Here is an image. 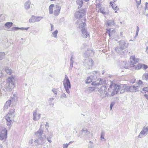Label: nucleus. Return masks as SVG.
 <instances>
[{"label":"nucleus","instance_id":"4c0bfd02","mask_svg":"<svg viewBox=\"0 0 148 148\" xmlns=\"http://www.w3.org/2000/svg\"><path fill=\"white\" fill-rule=\"evenodd\" d=\"M34 17V16H32V17L29 19V22L30 23H34L35 22V19Z\"/></svg>","mask_w":148,"mask_h":148},{"label":"nucleus","instance_id":"de8ad7c7","mask_svg":"<svg viewBox=\"0 0 148 148\" xmlns=\"http://www.w3.org/2000/svg\"><path fill=\"white\" fill-rule=\"evenodd\" d=\"M58 32V31L57 30H56L55 32H54L53 33L54 35V37H56L57 35Z\"/></svg>","mask_w":148,"mask_h":148},{"label":"nucleus","instance_id":"bb28decb","mask_svg":"<svg viewBox=\"0 0 148 148\" xmlns=\"http://www.w3.org/2000/svg\"><path fill=\"white\" fill-rule=\"evenodd\" d=\"M95 90V88L94 87H89L85 90V92L88 93H89L92 92Z\"/></svg>","mask_w":148,"mask_h":148},{"label":"nucleus","instance_id":"423d86ee","mask_svg":"<svg viewBox=\"0 0 148 148\" xmlns=\"http://www.w3.org/2000/svg\"><path fill=\"white\" fill-rule=\"evenodd\" d=\"M94 64V61L92 59L90 58L86 59L83 62L84 66L87 69H91Z\"/></svg>","mask_w":148,"mask_h":148},{"label":"nucleus","instance_id":"a878e982","mask_svg":"<svg viewBox=\"0 0 148 148\" xmlns=\"http://www.w3.org/2000/svg\"><path fill=\"white\" fill-rule=\"evenodd\" d=\"M106 33L108 34L110 37L112 36V34H114L115 32L114 29H106Z\"/></svg>","mask_w":148,"mask_h":148},{"label":"nucleus","instance_id":"393cba45","mask_svg":"<svg viewBox=\"0 0 148 148\" xmlns=\"http://www.w3.org/2000/svg\"><path fill=\"white\" fill-rule=\"evenodd\" d=\"M75 57L73 55L71 56L70 61V66L69 70H71L72 69L73 65V63L74 62Z\"/></svg>","mask_w":148,"mask_h":148},{"label":"nucleus","instance_id":"0e129e2a","mask_svg":"<svg viewBox=\"0 0 148 148\" xmlns=\"http://www.w3.org/2000/svg\"><path fill=\"white\" fill-rule=\"evenodd\" d=\"M101 138H103V139L105 140L103 136V135H102V134H101Z\"/></svg>","mask_w":148,"mask_h":148},{"label":"nucleus","instance_id":"f8f14e48","mask_svg":"<svg viewBox=\"0 0 148 148\" xmlns=\"http://www.w3.org/2000/svg\"><path fill=\"white\" fill-rule=\"evenodd\" d=\"M140 86H127V89L128 90V91H130L131 92H136V91H139L140 90H139L140 88Z\"/></svg>","mask_w":148,"mask_h":148},{"label":"nucleus","instance_id":"338daca9","mask_svg":"<svg viewBox=\"0 0 148 148\" xmlns=\"http://www.w3.org/2000/svg\"><path fill=\"white\" fill-rule=\"evenodd\" d=\"M3 74L2 73V72L1 73V72H0V77H1L3 75Z\"/></svg>","mask_w":148,"mask_h":148},{"label":"nucleus","instance_id":"680f3d73","mask_svg":"<svg viewBox=\"0 0 148 148\" xmlns=\"http://www.w3.org/2000/svg\"><path fill=\"white\" fill-rule=\"evenodd\" d=\"M54 99V98H50L49 99V101H52Z\"/></svg>","mask_w":148,"mask_h":148},{"label":"nucleus","instance_id":"69168bd1","mask_svg":"<svg viewBox=\"0 0 148 148\" xmlns=\"http://www.w3.org/2000/svg\"><path fill=\"white\" fill-rule=\"evenodd\" d=\"M139 28L138 26H137L136 31L139 32Z\"/></svg>","mask_w":148,"mask_h":148},{"label":"nucleus","instance_id":"864d4df0","mask_svg":"<svg viewBox=\"0 0 148 148\" xmlns=\"http://www.w3.org/2000/svg\"><path fill=\"white\" fill-rule=\"evenodd\" d=\"M112 6L113 9L114 10H116L117 6H115L114 5H113V4L112 5Z\"/></svg>","mask_w":148,"mask_h":148},{"label":"nucleus","instance_id":"ea45409f","mask_svg":"<svg viewBox=\"0 0 148 148\" xmlns=\"http://www.w3.org/2000/svg\"><path fill=\"white\" fill-rule=\"evenodd\" d=\"M123 64L125 65L123 66V67L124 68H125V69H127L128 68V66L127 63L126 62H123Z\"/></svg>","mask_w":148,"mask_h":148},{"label":"nucleus","instance_id":"5701e85b","mask_svg":"<svg viewBox=\"0 0 148 148\" xmlns=\"http://www.w3.org/2000/svg\"><path fill=\"white\" fill-rule=\"evenodd\" d=\"M99 91L101 94H103L107 91L106 86L104 85L101 87L99 88Z\"/></svg>","mask_w":148,"mask_h":148},{"label":"nucleus","instance_id":"f3484780","mask_svg":"<svg viewBox=\"0 0 148 148\" xmlns=\"http://www.w3.org/2000/svg\"><path fill=\"white\" fill-rule=\"evenodd\" d=\"M105 84L104 81L102 79H98L95 82H92V84L93 85H103Z\"/></svg>","mask_w":148,"mask_h":148},{"label":"nucleus","instance_id":"58836bf2","mask_svg":"<svg viewBox=\"0 0 148 148\" xmlns=\"http://www.w3.org/2000/svg\"><path fill=\"white\" fill-rule=\"evenodd\" d=\"M143 66V64H138L136 67V69L137 70L140 69L141 68H142Z\"/></svg>","mask_w":148,"mask_h":148},{"label":"nucleus","instance_id":"5fc2aeb1","mask_svg":"<svg viewBox=\"0 0 148 148\" xmlns=\"http://www.w3.org/2000/svg\"><path fill=\"white\" fill-rule=\"evenodd\" d=\"M138 85H141L143 84V82L140 80H139L138 83Z\"/></svg>","mask_w":148,"mask_h":148},{"label":"nucleus","instance_id":"bf43d9fd","mask_svg":"<svg viewBox=\"0 0 148 148\" xmlns=\"http://www.w3.org/2000/svg\"><path fill=\"white\" fill-rule=\"evenodd\" d=\"M50 25L51 27V31H52L53 29V25L51 23Z\"/></svg>","mask_w":148,"mask_h":148},{"label":"nucleus","instance_id":"ddd939ff","mask_svg":"<svg viewBox=\"0 0 148 148\" xmlns=\"http://www.w3.org/2000/svg\"><path fill=\"white\" fill-rule=\"evenodd\" d=\"M148 132V127H145L140 132L138 137L140 138L143 136H146Z\"/></svg>","mask_w":148,"mask_h":148},{"label":"nucleus","instance_id":"e433bc0d","mask_svg":"<svg viewBox=\"0 0 148 148\" xmlns=\"http://www.w3.org/2000/svg\"><path fill=\"white\" fill-rule=\"evenodd\" d=\"M142 77L143 79L147 80L148 79V73H144Z\"/></svg>","mask_w":148,"mask_h":148},{"label":"nucleus","instance_id":"a18cd8bd","mask_svg":"<svg viewBox=\"0 0 148 148\" xmlns=\"http://www.w3.org/2000/svg\"><path fill=\"white\" fill-rule=\"evenodd\" d=\"M45 128L46 130H47V132H49V131L48 130V128L49 127V123L47 122L46 124H45Z\"/></svg>","mask_w":148,"mask_h":148},{"label":"nucleus","instance_id":"7c9ffc66","mask_svg":"<svg viewBox=\"0 0 148 148\" xmlns=\"http://www.w3.org/2000/svg\"><path fill=\"white\" fill-rule=\"evenodd\" d=\"M12 101L10 100L7 101L4 106L5 109H7L10 106Z\"/></svg>","mask_w":148,"mask_h":148},{"label":"nucleus","instance_id":"3c124183","mask_svg":"<svg viewBox=\"0 0 148 148\" xmlns=\"http://www.w3.org/2000/svg\"><path fill=\"white\" fill-rule=\"evenodd\" d=\"M143 91H145L147 92H148V87H146L143 88Z\"/></svg>","mask_w":148,"mask_h":148},{"label":"nucleus","instance_id":"c9c22d12","mask_svg":"<svg viewBox=\"0 0 148 148\" xmlns=\"http://www.w3.org/2000/svg\"><path fill=\"white\" fill-rule=\"evenodd\" d=\"M76 2L78 5V8H81L82 6L83 3V1L82 0L81 1L78 0Z\"/></svg>","mask_w":148,"mask_h":148},{"label":"nucleus","instance_id":"79ce46f5","mask_svg":"<svg viewBox=\"0 0 148 148\" xmlns=\"http://www.w3.org/2000/svg\"><path fill=\"white\" fill-rule=\"evenodd\" d=\"M5 53L4 52L0 53V60H2L4 57Z\"/></svg>","mask_w":148,"mask_h":148},{"label":"nucleus","instance_id":"052dcab7","mask_svg":"<svg viewBox=\"0 0 148 148\" xmlns=\"http://www.w3.org/2000/svg\"><path fill=\"white\" fill-rule=\"evenodd\" d=\"M136 1L138 5H140L141 2V0H140L139 1H138L137 0H136Z\"/></svg>","mask_w":148,"mask_h":148},{"label":"nucleus","instance_id":"09e8293b","mask_svg":"<svg viewBox=\"0 0 148 148\" xmlns=\"http://www.w3.org/2000/svg\"><path fill=\"white\" fill-rule=\"evenodd\" d=\"M61 98H66V96L64 93H63L61 95Z\"/></svg>","mask_w":148,"mask_h":148},{"label":"nucleus","instance_id":"774afa93","mask_svg":"<svg viewBox=\"0 0 148 148\" xmlns=\"http://www.w3.org/2000/svg\"><path fill=\"white\" fill-rule=\"evenodd\" d=\"M73 141H70L69 142V143L68 144H69V145L70 144H71V143H73Z\"/></svg>","mask_w":148,"mask_h":148},{"label":"nucleus","instance_id":"603ef678","mask_svg":"<svg viewBox=\"0 0 148 148\" xmlns=\"http://www.w3.org/2000/svg\"><path fill=\"white\" fill-rule=\"evenodd\" d=\"M148 67V66H147V65L144 64H143V66L142 68L143 69L145 70Z\"/></svg>","mask_w":148,"mask_h":148},{"label":"nucleus","instance_id":"6ab92c4d","mask_svg":"<svg viewBox=\"0 0 148 148\" xmlns=\"http://www.w3.org/2000/svg\"><path fill=\"white\" fill-rule=\"evenodd\" d=\"M130 59L131 64L132 65L136 64L139 61V59L136 58L134 56H131L130 57Z\"/></svg>","mask_w":148,"mask_h":148},{"label":"nucleus","instance_id":"b1692460","mask_svg":"<svg viewBox=\"0 0 148 148\" xmlns=\"http://www.w3.org/2000/svg\"><path fill=\"white\" fill-rule=\"evenodd\" d=\"M124 49L123 48H121V47L120 46L119 47H116L115 48L116 51L118 53L121 55H123V54L124 51L123 50Z\"/></svg>","mask_w":148,"mask_h":148},{"label":"nucleus","instance_id":"4be33fe9","mask_svg":"<svg viewBox=\"0 0 148 148\" xmlns=\"http://www.w3.org/2000/svg\"><path fill=\"white\" fill-rule=\"evenodd\" d=\"M43 131L40 128L37 132L35 133V134L37 137L38 138L42 136Z\"/></svg>","mask_w":148,"mask_h":148},{"label":"nucleus","instance_id":"4468645a","mask_svg":"<svg viewBox=\"0 0 148 148\" xmlns=\"http://www.w3.org/2000/svg\"><path fill=\"white\" fill-rule=\"evenodd\" d=\"M119 86L118 92L120 90L121 93H123L125 92H128V90L127 89V86L126 84H122L121 85H118Z\"/></svg>","mask_w":148,"mask_h":148},{"label":"nucleus","instance_id":"20e7f679","mask_svg":"<svg viewBox=\"0 0 148 148\" xmlns=\"http://www.w3.org/2000/svg\"><path fill=\"white\" fill-rule=\"evenodd\" d=\"M62 82L66 91L67 93L69 94L70 92L69 89L71 88V85L69 79L66 75H65Z\"/></svg>","mask_w":148,"mask_h":148},{"label":"nucleus","instance_id":"f704fd0d","mask_svg":"<svg viewBox=\"0 0 148 148\" xmlns=\"http://www.w3.org/2000/svg\"><path fill=\"white\" fill-rule=\"evenodd\" d=\"M35 22H39L43 18L42 16H34Z\"/></svg>","mask_w":148,"mask_h":148},{"label":"nucleus","instance_id":"2eb2a0df","mask_svg":"<svg viewBox=\"0 0 148 148\" xmlns=\"http://www.w3.org/2000/svg\"><path fill=\"white\" fill-rule=\"evenodd\" d=\"M40 114L37 113V110H35L33 112V120L34 121H37L39 119L40 117Z\"/></svg>","mask_w":148,"mask_h":148},{"label":"nucleus","instance_id":"6e6d98bb","mask_svg":"<svg viewBox=\"0 0 148 148\" xmlns=\"http://www.w3.org/2000/svg\"><path fill=\"white\" fill-rule=\"evenodd\" d=\"M135 79H132L130 82V83H132V84H133L134 83H135Z\"/></svg>","mask_w":148,"mask_h":148},{"label":"nucleus","instance_id":"e2e57ef3","mask_svg":"<svg viewBox=\"0 0 148 148\" xmlns=\"http://www.w3.org/2000/svg\"><path fill=\"white\" fill-rule=\"evenodd\" d=\"M138 32H139L136 31V34L134 37H136V36H137L138 34Z\"/></svg>","mask_w":148,"mask_h":148},{"label":"nucleus","instance_id":"dca6fc26","mask_svg":"<svg viewBox=\"0 0 148 148\" xmlns=\"http://www.w3.org/2000/svg\"><path fill=\"white\" fill-rule=\"evenodd\" d=\"M94 55V52L92 50H87L84 53V56L85 57H88L89 56L92 57Z\"/></svg>","mask_w":148,"mask_h":148},{"label":"nucleus","instance_id":"9d476101","mask_svg":"<svg viewBox=\"0 0 148 148\" xmlns=\"http://www.w3.org/2000/svg\"><path fill=\"white\" fill-rule=\"evenodd\" d=\"M47 141L46 136L42 135V136L38 138L34 141V142L38 143L39 144L42 145L45 144Z\"/></svg>","mask_w":148,"mask_h":148},{"label":"nucleus","instance_id":"a19ab883","mask_svg":"<svg viewBox=\"0 0 148 148\" xmlns=\"http://www.w3.org/2000/svg\"><path fill=\"white\" fill-rule=\"evenodd\" d=\"M94 147V145L93 144V143L91 141H89L88 145V147L92 148Z\"/></svg>","mask_w":148,"mask_h":148},{"label":"nucleus","instance_id":"f03ea898","mask_svg":"<svg viewBox=\"0 0 148 148\" xmlns=\"http://www.w3.org/2000/svg\"><path fill=\"white\" fill-rule=\"evenodd\" d=\"M15 109H11L5 116V119L7 121L6 124L8 126V129L9 130L12 126L11 124L12 123L13 118L15 116Z\"/></svg>","mask_w":148,"mask_h":148},{"label":"nucleus","instance_id":"13d9d810","mask_svg":"<svg viewBox=\"0 0 148 148\" xmlns=\"http://www.w3.org/2000/svg\"><path fill=\"white\" fill-rule=\"evenodd\" d=\"M100 11L103 14H105V12H104L103 10L102 9H100Z\"/></svg>","mask_w":148,"mask_h":148},{"label":"nucleus","instance_id":"c85d7f7f","mask_svg":"<svg viewBox=\"0 0 148 148\" xmlns=\"http://www.w3.org/2000/svg\"><path fill=\"white\" fill-rule=\"evenodd\" d=\"M31 2L30 1H26L24 4V7L25 9L28 10L30 8Z\"/></svg>","mask_w":148,"mask_h":148},{"label":"nucleus","instance_id":"7ed1b4c3","mask_svg":"<svg viewBox=\"0 0 148 148\" xmlns=\"http://www.w3.org/2000/svg\"><path fill=\"white\" fill-rule=\"evenodd\" d=\"M14 78L12 76L9 77L6 80V83L4 88L7 91H11L15 86Z\"/></svg>","mask_w":148,"mask_h":148},{"label":"nucleus","instance_id":"49530a36","mask_svg":"<svg viewBox=\"0 0 148 148\" xmlns=\"http://www.w3.org/2000/svg\"><path fill=\"white\" fill-rule=\"evenodd\" d=\"M115 104V102H111V103L110 104V110H111L112 109V108L113 107V106Z\"/></svg>","mask_w":148,"mask_h":148},{"label":"nucleus","instance_id":"cd10ccee","mask_svg":"<svg viewBox=\"0 0 148 148\" xmlns=\"http://www.w3.org/2000/svg\"><path fill=\"white\" fill-rule=\"evenodd\" d=\"M115 24L114 20H109L107 21L106 22V25L107 26H112L114 25Z\"/></svg>","mask_w":148,"mask_h":148},{"label":"nucleus","instance_id":"a211bd4d","mask_svg":"<svg viewBox=\"0 0 148 148\" xmlns=\"http://www.w3.org/2000/svg\"><path fill=\"white\" fill-rule=\"evenodd\" d=\"M128 45V43L127 41L124 40H121L120 41L119 46L121 47V48L124 49L127 48Z\"/></svg>","mask_w":148,"mask_h":148},{"label":"nucleus","instance_id":"39448f33","mask_svg":"<svg viewBox=\"0 0 148 148\" xmlns=\"http://www.w3.org/2000/svg\"><path fill=\"white\" fill-rule=\"evenodd\" d=\"M82 135H83L86 139L91 138L92 136V134H90V132L86 128L83 129L80 131L79 134L78 136L82 138Z\"/></svg>","mask_w":148,"mask_h":148},{"label":"nucleus","instance_id":"8fccbe9b","mask_svg":"<svg viewBox=\"0 0 148 148\" xmlns=\"http://www.w3.org/2000/svg\"><path fill=\"white\" fill-rule=\"evenodd\" d=\"M69 146V144H64L63 145V148H67Z\"/></svg>","mask_w":148,"mask_h":148},{"label":"nucleus","instance_id":"f257e3e1","mask_svg":"<svg viewBox=\"0 0 148 148\" xmlns=\"http://www.w3.org/2000/svg\"><path fill=\"white\" fill-rule=\"evenodd\" d=\"M120 88L117 85L112 82H110L109 88H108V92L107 91L104 93L105 94V97L113 96L115 94L118 93V91Z\"/></svg>","mask_w":148,"mask_h":148},{"label":"nucleus","instance_id":"412c9836","mask_svg":"<svg viewBox=\"0 0 148 148\" xmlns=\"http://www.w3.org/2000/svg\"><path fill=\"white\" fill-rule=\"evenodd\" d=\"M29 28V27H22L21 28H19L16 27H12L11 28V30L12 31H17L19 30H26L27 31Z\"/></svg>","mask_w":148,"mask_h":148},{"label":"nucleus","instance_id":"c756f323","mask_svg":"<svg viewBox=\"0 0 148 148\" xmlns=\"http://www.w3.org/2000/svg\"><path fill=\"white\" fill-rule=\"evenodd\" d=\"M11 98H12V101L13 102V101H15L17 100V94L15 92L12 95H11Z\"/></svg>","mask_w":148,"mask_h":148},{"label":"nucleus","instance_id":"1a4fd4ad","mask_svg":"<svg viewBox=\"0 0 148 148\" xmlns=\"http://www.w3.org/2000/svg\"><path fill=\"white\" fill-rule=\"evenodd\" d=\"M86 26V23L84 22H82L79 24V28L81 29L82 34L85 36L87 37L88 36V33L86 31V30L84 28Z\"/></svg>","mask_w":148,"mask_h":148},{"label":"nucleus","instance_id":"37998d69","mask_svg":"<svg viewBox=\"0 0 148 148\" xmlns=\"http://www.w3.org/2000/svg\"><path fill=\"white\" fill-rule=\"evenodd\" d=\"M52 136L50 135V136L47 137V138L46 137V138L47 139V140L50 143H51L52 142L51 139L52 138Z\"/></svg>","mask_w":148,"mask_h":148},{"label":"nucleus","instance_id":"aec40b11","mask_svg":"<svg viewBox=\"0 0 148 148\" xmlns=\"http://www.w3.org/2000/svg\"><path fill=\"white\" fill-rule=\"evenodd\" d=\"M61 9V7L59 5H57L56 6V9L54 11V15L55 16H57L60 13Z\"/></svg>","mask_w":148,"mask_h":148},{"label":"nucleus","instance_id":"2f4dec72","mask_svg":"<svg viewBox=\"0 0 148 148\" xmlns=\"http://www.w3.org/2000/svg\"><path fill=\"white\" fill-rule=\"evenodd\" d=\"M5 71L8 74L10 75L11 74L12 71L8 67H6L5 68Z\"/></svg>","mask_w":148,"mask_h":148},{"label":"nucleus","instance_id":"6e6552de","mask_svg":"<svg viewBox=\"0 0 148 148\" xmlns=\"http://www.w3.org/2000/svg\"><path fill=\"white\" fill-rule=\"evenodd\" d=\"M86 10L84 9L79 10L75 12V17L79 20L82 18L83 16L85 14Z\"/></svg>","mask_w":148,"mask_h":148},{"label":"nucleus","instance_id":"0eeeda50","mask_svg":"<svg viewBox=\"0 0 148 148\" xmlns=\"http://www.w3.org/2000/svg\"><path fill=\"white\" fill-rule=\"evenodd\" d=\"M97 73H99V72L97 71H93L92 74L93 75H91L88 77L85 81L86 83V84H89L93 80H95L97 78Z\"/></svg>","mask_w":148,"mask_h":148},{"label":"nucleus","instance_id":"4d7b16f0","mask_svg":"<svg viewBox=\"0 0 148 148\" xmlns=\"http://www.w3.org/2000/svg\"><path fill=\"white\" fill-rule=\"evenodd\" d=\"M33 143V140L32 139H31L29 141V143L31 144H32Z\"/></svg>","mask_w":148,"mask_h":148},{"label":"nucleus","instance_id":"72a5a7b5","mask_svg":"<svg viewBox=\"0 0 148 148\" xmlns=\"http://www.w3.org/2000/svg\"><path fill=\"white\" fill-rule=\"evenodd\" d=\"M54 6V4H51L50 5L49 7V13L50 14H52L53 13V8Z\"/></svg>","mask_w":148,"mask_h":148},{"label":"nucleus","instance_id":"9b49d317","mask_svg":"<svg viewBox=\"0 0 148 148\" xmlns=\"http://www.w3.org/2000/svg\"><path fill=\"white\" fill-rule=\"evenodd\" d=\"M7 130L4 128L1 131L0 133V140H5L7 138Z\"/></svg>","mask_w":148,"mask_h":148},{"label":"nucleus","instance_id":"c03bdc74","mask_svg":"<svg viewBox=\"0 0 148 148\" xmlns=\"http://www.w3.org/2000/svg\"><path fill=\"white\" fill-rule=\"evenodd\" d=\"M51 91L55 95L57 94L58 91L57 89L53 88L52 90Z\"/></svg>","mask_w":148,"mask_h":148},{"label":"nucleus","instance_id":"473e14b6","mask_svg":"<svg viewBox=\"0 0 148 148\" xmlns=\"http://www.w3.org/2000/svg\"><path fill=\"white\" fill-rule=\"evenodd\" d=\"M12 23L11 22H7L4 25L6 28L9 29L12 26Z\"/></svg>","mask_w":148,"mask_h":148}]
</instances>
